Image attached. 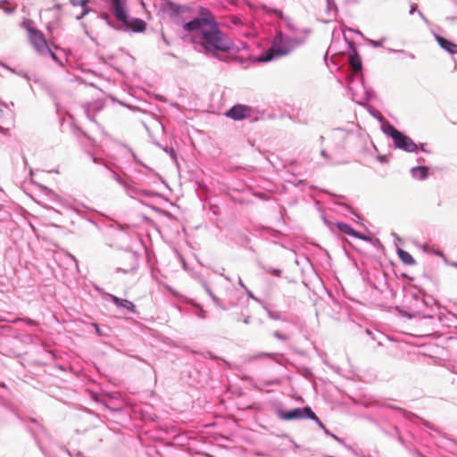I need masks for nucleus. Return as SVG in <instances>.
<instances>
[{
  "label": "nucleus",
  "mask_w": 457,
  "mask_h": 457,
  "mask_svg": "<svg viewBox=\"0 0 457 457\" xmlns=\"http://www.w3.org/2000/svg\"><path fill=\"white\" fill-rule=\"evenodd\" d=\"M336 226L339 231H341L345 234H347L349 236H352V237H354L357 238L368 239V237L361 236L359 232L354 230L350 225H348L346 223L338 222V223H337Z\"/></svg>",
  "instance_id": "nucleus-9"
},
{
  "label": "nucleus",
  "mask_w": 457,
  "mask_h": 457,
  "mask_svg": "<svg viewBox=\"0 0 457 457\" xmlns=\"http://www.w3.org/2000/svg\"><path fill=\"white\" fill-rule=\"evenodd\" d=\"M112 303L119 308H124L128 311L135 312V305L132 302L127 299H121L115 295H111Z\"/></svg>",
  "instance_id": "nucleus-10"
},
{
  "label": "nucleus",
  "mask_w": 457,
  "mask_h": 457,
  "mask_svg": "<svg viewBox=\"0 0 457 457\" xmlns=\"http://www.w3.org/2000/svg\"><path fill=\"white\" fill-rule=\"evenodd\" d=\"M123 24L131 29V30L135 32H141L145 29V22L140 19H136L132 22H129V21L127 20V23Z\"/></svg>",
  "instance_id": "nucleus-11"
},
{
  "label": "nucleus",
  "mask_w": 457,
  "mask_h": 457,
  "mask_svg": "<svg viewBox=\"0 0 457 457\" xmlns=\"http://www.w3.org/2000/svg\"><path fill=\"white\" fill-rule=\"evenodd\" d=\"M416 9V6L415 5H412L411 8V11L410 12L412 13Z\"/></svg>",
  "instance_id": "nucleus-19"
},
{
  "label": "nucleus",
  "mask_w": 457,
  "mask_h": 457,
  "mask_svg": "<svg viewBox=\"0 0 457 457\" xmlns=\"http://www.w3.org/2000/svg\"><path fill=\"white\" fill-rule=\"evenodd\" d=\"M411 174L419 179H425L428 175V168L426 166H418L411 169Z\"/></svg>",
  "instance_id": "nucleus-12"
},
{
  "label": "nucleus",
  "mask_w": 457,
  "mask_h": 457,
  "mask_svg": "<svg viewBox=\"0 0 457 457\" xmlns=\"http://www.w3.org/2000/svg\"><path fill=\"white\" fill-rule=\"evenodd\" d=\"M297 38L285 37L278 32L273 38L270 48L257 58L259 62H267L275 58L289 54L298 45Z\"/></svg>",
  "instance_id": "nucleus-2"
},
{
  "label": "nucleus",
  "mask_w": 457,
  "mask_h": 457,
  "mask_svg": "<svg viewBox=\"0 0 457 457\" xmlns=\"http://www.w3.org/2000/svg\"><path fill=\"white\" fill-rule=\"evenodd\" d=\"M47 54H49L54 60H57L56 54L54 53H53L51 50Z\"/></svg>",
  "instance_id": "nucleus-17"
},
{
  "label": "nucleus",
  "mask_w": 457,
  "mask_h": 457,
  "mask_svg": "<svg viewBox=\"0 0 457 457\" xmlns=\"http://www.w3.org/2000/svg\"><path fill=\"white\" fill-rule=\"evenodd\" d=\"M397 254L400 260L406 265H413L416 262L411 254L403 249L399 248Z\"/></svg>",
  "instance_id": "nucleus-13"
},
{
  "label": "nucleus",
  "mask_w": 457,
  "mask_h": 457,
  "mask_svg": "<svg viewBox=\"0 0 457 457\" xmlns=\"http://www.w3.org/2000/svg\"><path fill=\"white\" fill-rule=\"evenodd\" d=\"M95 327H96V329L97 333H100L98 326L96 324H95Z\"/></svg>",
  "instance_id": "nucleus-20"
},
{
  "label": "nucleus",
  "mask_w": 457,
  "mask_h": 457,
  "mask_svg": "<svg viewBox=\"0 0 457 457\" xmlns=\"http://www.w3.org/2000/svg\"><path fill=\"white\" fill-rule=\"evenodd\" d=\"M170 5L171 10H172L174 12L178 13V14H179V13H180V12H182L185 10V8H184V7H182V6H179V5H175V4H170Z\"/></svg>",
  "instance_id": "nucleus-16"
},
{
  "label": "nucleus",
  "mask_w": 457,
  "mask_h": 457,
  "mask_svg": "<svg viewBox=\"0 0 457 457\" xmlns=\"http://www.w3.org/2000/svg\"><path fill=\"white\" fill-rule=\"evenodd\" d=\"M269 354L262 353L260 356H268Z\"/></svg>",
  "instance_id": "nucleus-21"
},
{
  "label": "nucleus",
  "mask_w": 457,
  "mask_h": 457,
  "mask_svg": "<svg viewBox=\"0 0 457 457\" xmlns=\"http://www.w3.org/2000/svg\"><path fill=\"white\" fill-rule=\"evenodd\" d=\"M278 415L280 419L285 420L309 418L314 420L320 428H325L324 424L309 406H306L304 408H296L289 411H279Z\"/></svg>",
  "instance_id": "nucleus-5"
},
{
  "label": "nucleus",
  "mask_w": 457,
  "mask_h": 457,
  "mask_svg": "<svg viewBox=\"0 0 457 457\" xmlns=\"http://www.w3.org/2000/svg\"><path fill=\"white\" fill-rule=\"evenodd\" d=\"M349 61L351 67L354 72H358L361 70V61L356 52L350 54Z\"/></svg>",
  "instance_id": "nucleus-14"
},
{
  "label": "nucleus",
  "mask_w": 457,
  "mask_h": 457,
  "mask_svg": "<svg viewBox=\"0 0 457 457\" xmlns=\"http://www.w3.org/2000/svg\"><path fill=\"white\" fill-rule=\"evenodd\" d=\"M436 40L438 43V45L447 51L450 54H457V44H454L453 42L449 41L448 39L436 35Z\"/></svg>",
  "instance_id": "nucleus-8"
},
{
  "label": "nucleus",
  "mask_w": 457,
  "mask_h": 457,
  "mask_svg": "<svg viewBox=\"0 0 457 457\" xmlns=\"http://www.w3.org/2000/svg\"><path fill=\"white\" fill-rule=\"evenodd\" d=\"M274 12L278 15V16H281L282 15V12L281 11H278V10H274Z\"/></svg>",
  "instance_id": "nucleus-18"
},
{
  "label": "nucleus",
  "mask_w": 457,
  "mask_h": 457,
  "mask_svg": "<svg viewBox=\"0 0 457 457\" xmlns=\"http://www.w3.org/2000/svg\"><path fill=\"white\" fill-rule=\"evenodd\" d=\"M110 1L112 2V8L116 19L122 23H127V12L125 10L127 0Z\"/></svg>",
  "instance_id": "nucleus-7"
},
{
  "label": "nucleus",
  "mask_w": 457,
  "mask_h": 457,
  "mask_svg": "<svg viewBox=\"0 0 457 457\" xmlns=\"http://www.w3.org/2000/svg\"><path fill=\"white\" fill-rule=\"evenodd\" d=\"M71 3L73 5H81L82 8H83L82 12H81V14L79 16H78V19L82 18L83 16H85L88 12V9L87 7V4L88 3V0H81V1L71 0Z\"/></svg>",
  "instance_id": "nucleus-15"
},
{
  "label": "nucleus",
  "mask_w": 457,
  "mask_h": 457,
  "mask_svg": "<svg viewBox=\"0 0 457 457\" xmlns=\"http://www.w3.org/2000/svg\"><path fill=\"white\" fill-rule=\"evenodd\" d=\"M384 132L391 137L395 145L403 151L414 153L418 151V145L407 136L397 130L394 126L387 125Z\"/></svg>",
  "instance_id": "nucleus-3"
},
{
  "label": "nucleus",
  "mask_w": 457,
  "mask_h": 457,
  "mask_svg": "<svg viewBox=\"0 0 457 457\" xmlns=\"http://www.w3.org/2000/svg\"><path fill=\"white\" fill-rule=\"evenodd\" d=\"M31 21H28L24 22V27L29 33V38L32 44L34 49L40 54L46 55L50 52V47L45 38L43 33L30 26Z\"/></svg>",
  "instance_id": "nucleus-4"
},
{
  "label": "nucleus",
  "mask_w": 457,
  "mask_h": 457,
  "mask_svg": "<svg viewBox=\"0 0 457 457\" xmlns=\"http://www.w3.org/2000/svg\"><path fill=\"white\" fill-rule=\"evenodd\" d=\"M252 114L251 107L245 104H237L230 108L227 112L226 116L235 120H240L245 118H249Z\"/></svg>",
  "instance_id": "nucleus-6"
},
{
  "label": "nucleus",
  "mask_w": 457,
  "mask_h": 457,
  "mask_svg": "<svg viewBox=\"0 0 457 457\" xmlns=\"http://www.w3.org/2000/svg\"><path fill=\"white\" fill-rule=\"evenodd\" d=\"M186 31H198L194 40L198 43L206 54L219 57V53L229 52L234 43L219 29L218 23L211 12L205 8L200 9V17L183 25Z\"/></svg>",
  "instance_id": "nucleus-1"
}]
</instances>
